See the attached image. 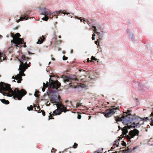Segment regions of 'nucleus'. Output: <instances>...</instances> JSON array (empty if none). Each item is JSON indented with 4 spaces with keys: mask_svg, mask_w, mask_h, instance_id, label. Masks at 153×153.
<instances>
[{
    "mask_svg": "<svg viewBox=\"0 0 153 153\" xmlns=\"http://www.w3.org/2000/svg\"><path fill=\"white\" fill-rule=\"evenodd\" d=\"M0 93L4 96L10 97L13 96V97L15 100H16V98H17L18 100H20L27 92L24 89H22L19 91L17 88H15L13 91L10 88V85L1 82L0 83Z\"/></svg>",
    "mask_w": 153,
    "mask_h": 153,
    "instance_id": "f257e3e1",
    "label": "nucleus"
},
{
    "mask_svg": "<svg viewBox=\"0 0 153 153\" xmlns=\"http://www.w3.org/2000/svg\"><path fill=\"white\" fill-rule=\"evenodd\" d=\"M132 111L130 108L128 109L126 111L124 112V113L127 114H124L121 117L119 116L114 117L115 120L117 122L121 121L125 125L131 123H134L135 122L138 120L140 118L138 116H136L135 114H131Z\"/></svg>",
    "mask_w": 153,
    "mask_h": 153,
    "instance_id": "f03ea898",
    "label": "nucleus"
},
{
    "mask_svg": "<svg viewBox=\"0 0 153 153\" xmlns=\"http://www.w3.org/2000/svg\"><path fill=\"white\" fill-rule=\"evenodd\" d=\"M129 124H128L126 125L127 126H125L124 128L122 129V134L121 136H123V137H124V135H125V137L126 138L128 141L129 142L130 141L131 139L133 138L135 136H138L139 134V131L138 130L136 129H134L133 130L130 131L128 133V135L126 134L128 133V128H131L135 127V126H132L131 125H129Z\"/></svg>",
    "mask_w": 153,
    "mask_h": 153,
    "instance_id": "7ed1b4c3",
    "label": "nucleus"
},
{
    "mask_svg": "<svg viewBox=\"0 0 153 153\" xmlns=\"http://www.w3.org/2000/svg\"><path fill=\"white\" fill-rule=\"evenodd\" d=\"M43 87L42 88V91L43 92L45 91L46 88L48 87L49 85L50 88H52L53 89L55 88L56 90L59 88L61 85V84L57 80L55 81L49 79V82H47L46 84L43 83Z\"/></svg>",
    "mask_w": 153,
    "mask_h": 153,
    "instance_id": "20e7f679",
    "label": "nucleus"
},
{
    "mask_svg": "<svg viewBox=\"0 0 153 153\" xmlns=\"http://www.w3.org/2000/svg\"><path fill=\"white\" fill-rule=\"evenodd\" d=\"M30 59V58L26 57L25 55H22L21 59L19 60L20 65L19 66V69L23 71H25L28 67H30V65L27 64V61Z\"/></svg>",
    "mask_w": 153,
    "mask_h": 153,
    "instance_id": "39448f33",
    "label": "nucleus"
},
{
    "mask_svg": "<svg viewBox=\"0 0 153 153\" xmlns=\"http://www.w3.org/2000/svg\"><path fill=\"white\" fill-rule=\"evenodd\" d=\"M57 108L56 110L54 111L53 114H51V113H49L50 116L53 117L54 115H59L62 112L65 113L68 110H67V106H65L62 104L58 103L56 104Z\"/></svg>",
    "mask_w": 153,
    "mask_h": 153,
    "instance_id": "423d86ee",
    "label": "nucleus"
},
{
    "mask_svg": "<svg viewBox=\"0 0 153 153\" xmlns=\"http://www.w3.org/2000/svg\"><path fill=\"white\" fill-rule=\"evenodd\" d=\"M113 108H109L107 109L103 113L104 116L106 117H109L111 116L114 113L120 112L119 107H115V106H112Z\"/></svg>",
    "mask_w": 153,
    "mask_h": 153,
    "instance_id": "0eeeda50",
    "label": "nucleus"
},
{
    "mask_svg": "<svg viewBox=\"0 0 153 153\" xmlns=\"http://www.w3.org/2000/svg\"><path fill=\"white\" fill-rule=\"evenodd\" d=\"M21 36L19 33H17L14 35L13 39L11 41L12 43H14L15 46L17 47H19L21 46L20 44L23 43L24 40L19 37Z\"/></svg>",
    "mask_w": 153,
    "mask_h": 153,
    "instance_id": "6e6552de",
    "label": "nucleus"
},
{
    "mask_svg": "<svg viewBox=\"0 0 153 153\" xmlns=\"http://www.w3.org/2000/svg\"><path fill=\"white\" fill-rule=\"evenodd\" d=\"M61 77L63 79V80L64 82H70L69 84L70 85V86L74 87V88H76L75 85H73L72 84L73 83H75L76 85L77 84L76 82H75L77 80L76 79H74L70 77H68L64 75H62Z\"/></svg>",
    "mask_w": 153,
    "mask_h": 153,
    "instance_id": "1a4fd4ad",
    "label": "nucleus"
},
{
    "mask_svg": "<svg viewBox=\"0 0 153 153\" xmlns=\"http://www.w3.org/2000/svg\"><path fill=\"white\" fill-rule=\"evenodd\" d=\"M64 11L62 12V11L61 10H59V11H56V13H51V14L50 15L51 16H49V17L51 19H53V18L54 16H55V18L56 19H57L58 18L57 15H56L57 14H60L61 13H62L64 14H66L68 15V14H70V13H67L65 12H64Z\"/></svg>",
    "mask_w": 153,
    "mask_h": 153,
    "instance_id": "9d476101",
    "label": "nucleus"
},
{
    "mask_svg": "<svg viewBox=\"0 0 153 153\" xmlns=\"http://www.w3.org/2000/svg\"><path fill=\"white\" fill-rule=\"evenodd\" d=\"M30 12L29 11L26 12V13H25L24 14L21 15L22 17H20V19L17 21L18 23L19 21H22L24 19L27 20L28 19V16L30 14Z\"/></svg>",
    "mask_w": 153,
    "mask_h": 153,
    "instance_id": "9b49d317",
    "label": "nucleus"
},
{
    "mask_svg": "<svg viewBox=\"0 0 153 153\" xmlns=\"http://www.w3.org/2000/svg\"><path fill=\"white\" fill-rule=\"evenodd\" d=\"M22 75L20 73L18 74L15 76H13L12 78L14 79L17 80V82L18 83H20L21 81L22 80Z\"/></svg>",
    "mask_w": 153,
    "mask_h": 153,
    "instance_id": "f8f14e48",
    "label": "nucleus"
},
{
    "mask_svg": "<svg viewBox=\"0 0 153 153\" xmlns=\"http://www.w3.org/2000/svg\"><path fill=\"white\" fill-rule=\"evenodd\" d=\"M45 39V38L44 36L43 35L38 40V41L36 43L37 44H41L44 41Z\"/></svg>",
    "mask_w": 153,
    "mask_h": 153,
    "instance_id": "ddd939ff",
    "label": "nucleus"
},
{
    "mask_svg": "<svg viewBox=\"0 0 153 153\" xmlns=\"http://www.w3.org/2000/svg\"><path fill=\"white\" fill-rule=\"evenodd\" d=\"M6 56L4 53H0V58L1 60V62L2 61V60L6 59Z\"/></svg>",
    "mask_w": 153,
    "mask_h": 153,
    "instance_id": "4468645a",
    "label": "nucleus"
},
{
    "mask_svg": "<svg viewBox=\"0 0 153 153\" xmlns=\"http://www.w3.org/2000/svg\"><path fill=\"white\" fill-rule=\"evenodd\" d=\"M51 13L49 11H45L44 12H43L42 14L43 15H44L45 16H47V15L48 16H51L50 15L51 14Z\"/></svg>",
    "mask_w": 153,
    "mask_h": 153,
    "instance_id": "2eb2a0df",
    "label": "nucleus"
},
{
    "mask_svg": "<svg viewBox=\"0 0 153 153\" xmlns=\"http://www.w3.org/2000/svg\"><path fill=\"white\" fill-rule=\"evenodd\" d=\"M37 108L39 109V110L37 111V112L38 113H40L41 112H42V114L43 116H44L45 115V113L44 110H41L39 106L38 107H37Z\"/></svg>",
    "mask_w": 153,
    "mask_h": 153,
    "instance_id": "dca6fc26",
    "label": "nucleus"
},
{
    "mask_svg": "<svg viewBox=\"0 0 153 153\" xmlns=\"http://www.w3.org/2000/svg\"><path fill=\"white\" fill-rule=\"evenodd\" d=\"M0 101L3 103L5 104H8L9 103V102L8 100H6L4 99H0Z\"/></svg>",
    "mask_w": 153,
    "mask_h": 153,
    "instance_id": "f3484780",
    "label": "nucleus"
},
{
    "mask_svg": "<svg viewBox=\"0 0 153 153\" xmlns=\"http://www.w3.org/2000/svg\"><path fill=\"white\" fill-rule=\"evenodd\" d=\"M119 140H116L114 142V143L113 144L114 146H116L118 147L119 146L118 145L119 144Z\"/></svg>",
    "mask_w": 153,
    "mask_h": 153,
    "instance_id": "a211bd4d",
    "label": "nucleus"
},
{
    "mask_svg": "<svg viewBox=\"0 0 153 153\" xmlns=\"http://www.w3.org/2000/svg\"><path fill=\"white\" fill-rule=\"evenodd\" d=\"M93 27L94 28L93 30L94 31V32L95 33H97L98 35H99L100 34V33L97 32V29L96 27L94 26H93Z\"/></svg>",
    "mask_w": 153,
    "mask_h": 153,
    "instance_id": "6ab92c4d",
    "label": "nucleus"
},
{
    "mask_svg": "<svg viewBox=\"0 0 153 153\" xmlns=\"http://www.w3.org/2000/svg\"><path fill=\"white\" fill-rule=\"evenodd\" d=\"M39 93V91H36L35 92L34 96L36 97H39V96L38 94Z\"/></svg>",
    "mask_w": 153,
    "mask_h": 153,
    "instance_id": "aec40b11",
    "label": "nucleus"
},
{
    "mask_svg": "<svg viewBox=\"0 0 153 153\" xmlns=\"http://www.w3.org/2000/svg\"><path fill=\"white\" fill-rule=\"evenodd\" d=\"M27 108L28 111H30L33 110V107L32 105H30V107H27Z\"/></svg>",
    "mask_w": 153,
    "mask_h": 153,
    "instance_id": "412c9836",
    "label": "nucleus"
},
{
    "mask_svg": "<svg viewBox=\"0 0 153 153\" xmlns=\"http://www.w3.org/2000/svg\"><path fill=\"white\" fill-rule=\"evenodd\" d=\"M45 17L42 18V19L44 21H47L48 19V17L47 16H45Z\"/></svg>",
    "mask_w": 153,
    "mask_h": 153,
    "instance_id": "4be33fe9",
    "label": "nucleus"
},
{
    "mask_svg": "<svg viewBox=\"0 0 153 153\" xmlns=\"http://www.w3.org/2000/svg\"><path fill=\"white\" fill-rule=\"evenodd\" d=\"M82 103H79V102H77L76 104V106L75 107L76 108H77V107H79L80 106H82Z\"/></svg>",
    "mask_w": 153,
    "mask_h": 153,
    "instance_id": "5701e85b",
    "label": "nucleus"
},
{
    "mask_svg": "<svg viewBox=\"0 0 153 153\" xmlns=\"http://www.w3.org/2000/svg\"><path fill=\"white\" fill-rule=\"evenodd\" d=\"M18 70L20 71L19 73L22 74V76L25 75V74L24 73V72L25 71H23L19 70V69H18Z\"/></svg>",
    "mask_w": 153,
    "mask_h": 153,
    "instance_id": "b1692460",
    "label": "nucleus"
},
{
    "mask_svg": "<svg viewBox=\"0 0 153 153\" xmlns=\"http://www.w3.org/2000/svg\"><path fill=\"white\" fill-rule=\"evenodd\" d=\"M91 59V62H93L94 60L97 61V59L95 58V57L93 56H92Z\"/></svg>",
    "mask_w": 153,
    "mask_h": 153,
    "instance_id": "393cba45",
    "label": "nucleus"
},
{
    "mask_svg": "<svg viewBox=\"0 0 153 153\" xmlns=\"http://www.w3.org/2000/svg\"><path fill=\"white\" fill-rule=\"evenodd\" d=\"M78 144L76 143H74V145L73 146V147L75 149L77 148Z\"/></svg>",
    "mask_w": 153,
    "mask_h": 153,
    "instance_id": "a878e982",
    "label": "nucleus"
},
{
    "mask_svg": "<svg viewBox=\"0 0 153 153\" xmlns=\"http://www.w3.org/2000/svg\"><path fill=\"white\" fill-rule=\"evenodd\" d=\"M51 101L52 102V103H54L55 102H56V100L55 99H53V98H52L51 100Z\"/></svg>",
    "mask_w": 153,
    "mask_h": 153,
    "instance_id": "bb28decb",
    "label": "nucleus"
},
{
    "mask_svg": "<svg viewBox=\"0 0 153 153\" xmlns=\"http://www.w3.org/2000/svg\"><path fill=\"white\" fill-rule=\"evenodd\" d=\"M77 118L80 119L81 118V116L80 114H78L77 115Z\"/></svg>",
    "mask_w": 153,
    "mask_h": 153,
    "instance_id": "cd10ccee",
    "label": "nucleus"
},
{
    "mask_svg": "<svg viewBox=\"0 0 153 153\" xmlns=\"http://www.w3.org/2000/svg\"><path fill=\"white\" fill-rule=\"evenodd\" d=\"M68 57L65 56H64L63 57V59L64 60H66L68 59Z\"/></svg>",
    "mask_w": 153,
    "mask_h": 153,
    "instance_id": "c85d7f7f",
    "label": "nucleus"
},
{
    "mask_svg": "<svg viewBox=\"0 0 153 153\" xmlns=\"http://www.w3.org/2000/svg\"><path fill=\"white\" fill-rule=\"evenodd\" d=\"M150 125H151V126H153V120H152V119L151 121Z\"/></svg>",
    "mask_w": 153,
    "mask_h": 153,
    "instance_id": "c756f323",
    "label": "nucleus"
},
{
    "mask_svg": "<svg viewBox=\"0 0 153 153\" xmlns=\"http://www.w3.org/2000/svg\"><path fill=\"white\" fill-rule=\"evenodd\" d=\"M122 144L123 146H126V143H125L124 141H123L122 143Z\"/></svg>",
    "mask_w": 153,
    "mask_h": 153,
    "instance_id": "7c9ffc66",
    "label": "nucleus"
},
{
    "mask_svg": "<svg viewBox=\"0 0 153 153\" xmlns=\"http://www.w3.org/2000/svg\"><path fill=\"white\" fill-rule=\"evenodd\" d=\"M75 17L77 19H80V20L81 22H82L83 19H81V18H82L81 17H80L79 19H78L77 17Z\"/></svg>",
    "mask_w": 153,
    "mask_h": 153,
    "instance_id": "2f4dec72",
    "label": "nucleus"
},
{
    "mask_svg": "<svg viewBox=\"0 0 153 153\" xmlns=\"http://www.w3.org/2000/svg\"><path fill=\"white\" fill-rule=\"evenodd\" d=\"M148 117H146V118L145 117L144 118H143L142 119H143V120H148Z\"/></svg>",
    "mask_w": 153,
    "mask_h": 153,
    "instance_id": "473e14b6",
    "label": "nucleus"
},
{
    "mask_svg": "<svg viewBox=\"0 0 153 153\" xmlns=\"http://www.w3.org/2000/svg\"><path fill=\"white\" fill-rule=\"evenodd\" d=\"M11 36L13 38V37L14 36V33H11Z\"/></svg>",
    "mask_w": 153,
    "mask_h": 153,
    "instance_id": "72a5a7b5",
    "label": "nucleus"
},
{
    "mask_svg": "<svg viewBox=\"0 0 153 153\" xmlns=\"http://www.w3.org/2000/svg\"><path fill=\"white\" fill-rule=\"evenodd\" d=\"M19 27V25L17 26H16V27L15 28H14V30H17V29H18V28Z\"/></svg>",
    "mask_w": 153,
    "mask_h": 153,
    "instance_id": "f704fd0d",
    "label": "nucleus"
},
{
    "mask_svg": "<svg viewBox=\"0 0 153 153\" xmlns=\"http://www.w3.org/2000/svg\"><path fill=\"white\" fill-rule=\"evenodd\" d=\"M115 147V146H114L113 145V146L111 148V150L114 149Z\"/></svg>",
    "mask_w": 153,
    "mask_h": 153,
    "instance_id": "c9c22d12",
    "label": "nucleus"
},
{
    "mask_svg": "<svg viewBox=\"0 0 153 153\" xmlns=\"http://www.w3.org/2000/svg\"><path fill=\"white\" fill-rule=\"evenodd\" d=\"M91 60H90L89 59V58H88L87 59V62H91Z\"/></svg>",
    "mask_w": 153,
    "mask_h": 153,
    "instance_id": "e433bc0d",
    "label": "nucleus"
},
{
    "mask_svg": "<svg viewBox=\"0 0 153 153\" xmlns=\"http://www.w3.org/2000/svg\"><path fill=\"white\" fill-rule=\"evenodd\" d=\"M79 71L80 72H81V71H85V70H82V69H81V70H79Z\"/></svg>",
    "mask_w": 153,
    "mask_h": 153,
    "instance_id": "4c0bfd02",
    "label": "nucleus"
},
{
    "mask_svg": "<svg viewBox=\"0 0 153 153\" xmlns=\"http://www.w3.org/2000/svg\"><path fill=\"white\" fill-rule=\"evenodd\" d=\"M95 36V34L94 33H93V34L92 35V37H94Z\"/></svg>",
    "mask_w": 153,
    "mask_h": 153,
    "instance_id": "58836bf2",
    "label": "nucleus"
},
{
    "mask_svg": "<svg viewBox=\"0 0 153 153\" xmlns=\"http://www.w3.org/2000/svg\"><path fill=\"white\" fill-rule=\"evenodd\" d=\"M23 44H24V47H26V46L25 45V43H23Z\"/></svg>",
    "mask_w": 153,
    "mask_h": 153,
    "instance_id": "ea45409f",
    "label": "nucleus"
},
{
    "mask_svg": "<svg viewBox=\"0 0 153 153\" xmlns=\"http://www.w3.org/2000/svg\"><path fill=\"white\" fill-rule=\"evenodd\" d=\"M92 39L93 40H94V37H92Z\"/></svg>",
    "mask_w": 153,
    "mask_h": 153,
    "instance_id": "a19ab883",
    "label": "nucleus"
},
{
    "mask_svg": "<svg viewBox=\"0 0 153 153\" xmlns=\"http://www.w3.org/2000/svg\"><path fill=\"white\" fill-rule=\"evenodd\" d=\"M95 43L96 44V45H97L98 44H97V43H98V42L97 41H95Z\"/></svg>",
    "mask_w": 153,
    "mask_h": 153,
    "instance_id": "79ce46f5",
    "label": "nucleus"
},
{
    "mask_svg": "<svg viewBox=\"0 0 153 153\" xmlns=\"http://www.w3.org/2000/svg\"><path fill=\"white\" fill-rule=\"evenodd\" d=\"M73 52V50H71V53H72Z\"/></svg>",
    "mask_w": 153,
    "mask_h": 153,
    "instance_id": "37998d69",
    "label": "nucleus"
},
{
    "mask_svg": "<svg viewBox=\"0 0 153 153\" xmlns=\"http://www.w3.org/2000/svg\"><path fill=\"white\" fill-rule=\"evenodd\" d=\"M68 102V100H66V101H65V102L66 103H67V102Z\"/></svg>",
    "mask_w": 153,
    "mask_h": 153,
    "instance_id": "c03bdc74",
    "label": "nucleus"
},
{
    "mask_svg": "<svg viewBox=\"0 0 153 153\" xmlns=\"http://www.w3.org/2000/svg\"><path fill=\"white\" fill-rule=\"evenodd\" d=\"M28 53H29V54H32V53H30L29 52H28Z\"/></svg>",
    "mask_w": 153,
    "mask_h": 153,
    "instance_id": "a18cd8bd",
    "label": "nucleus"
},
{
    "mask_svg": "<svg viewBox=\"0 0 153 153\" xmlns=\"http://www.w3.org/2000/svg\"><path fill=\"white\" fill-rule=\"evenodd\" d=\"M119 129H122L123 128H120V126H119Z\"/></svg>",
    "mask_w": 153,
    "mask_h": 153,
    "instance_id": "49530a36",
    "label": "nucleus"
},
{
    "mask_svg": "<svg viewBox=\"0 0 153 153\" xmlns=\"http://www.w3.org/2000/svg\"><path fill=\"white\" fill-rule=\"evenodd\" d=\"M50 119H54V118L53 117H51V118H50Z\"/></svg>",
    "mask_w": 153,
    "mask_h": 153,
    "instance_id": "de8ad7c7",
    "label": "nucleus"
},
{
    "mask_svg": "<svg viewBox=\"0 0 153 153\" xmlns=\"http://www.w3.org/2000/svg\"><path fill=\"white\" fill-rule=\"evenodd\" d=\"M151 115L152 116H153V112H152V113H151Z\"/></svg>",
    "mask_w": 153,
    "mask_h": 153,
    "instance_id": "09e8293b",
    "label": "nucleus"
},
{
    "mask_svg": "<svg viewBox=\"0 0 153 153\" xmlns=\"http://www.w3.org/2000/svg\"><path fill=\"white\" fill-rule=\"evenodd\" d=\"M52 59L53 60H55V59L54 58H52Z\"/></svg>",
    "mask_w": 153,
    "mask_h": 153,
    "instance_id": "8fccbe9b",
    "label": "nucleus"
},
{
    "mask_svg": "<svg viewBox=\"0 0 153 153\" xmlns=\"http://www.w3.org/2000/svg\"><path fill=\"white\" fill-rule=\"evenodd\" d=\"M34 111H38V110H37H37H36V108H35L34 109Z\"/></svg>",
    "mask_w": 153,
    "mask_h": 153,
    "instance_id": "3c124183",
    "label": "nucleus"
},
{
    "mask_svg": "<svg viewBox=\"0 0 153 153\" xmlns=\"http://www.w3.org/2000/svg\"><path fill=\"white\" fill-rule=\"evenodd\" d=\"M91 116H89V119H90L91 118Z\"/></svg>",
    "mask_w": 153,
    "mask_h": 153,
    "instance_id": "603ef678",
    "label": "nucleus"
},
{
    "mask_svg": "<svg viewBox=\"0 0 153 153\" xmlns=\"http://www.w3.org/2000/svg\"><path fill=\"white\" fill-rule=\"evenodd\" d=\"M59 38H61V36H59Z\"/></svg>",
    "mask_w": 153,
    "mask_h": 153,
    "instance_id": "864d4df0",
    "label": "nucleus"
},
{
    "mask_svg": "<svg viewBox=\"0 0 153 153\" xmlns=\"http://www.w3.org/2000/svg\"><path fill=\"white\" fill-rule=\"evenodd\" d=\"M83 21V22H85L86 21L85 20H84Z\"/></svg>",
    "mask_w": 153,
    "mask_h": 153,
    "instance_id": "5fc2aeb1",
    "label": "nucleus"
},
{
    "mask_svg": "<svg viewBox=\"0 0 153 153\" xmlns=\"http://www.w3.org/2000/svg\"><path fill=\"white\" fill-rule=\"evenodd\" d=\"M13 45V44H12V45H11L12 46H11V47H12V45Z\"/></svg>",
    "mask_w": 153,
    "mask_h": 153,
    "instance_id": "6e6d98bb",
    "label": "nucleus"
},
{
    "mask_svg": "<svg viewBox=\"0 0 153 153\" xmlns=\"http://www.w3.org/2000/svg\"><path fill=\"white\" fill-rule=\"evenodd\" d=\"M13 82H15L16 81L15 80H13Z\"/></svg>",
    "mask_w": 153,
    "mask_h": 153,
    "instance_id": "4d7b16f0",
    "label": "nucleus"
},
{
    "mask_svg": "<svg viewBox=\"0 0 153 153\" xmlns=\"http://www.w3.org/2000/svg\"><path fill=\"white\" fill-rule=\"evenodd\" d=\"M36 105H34V107H36Z\"/></svg>",
    "mask_w": 153,
    "mask_h": 153,
    "instance_id": "13d9d810",
    "label": "nucleus"
},
{
    "mask_svg": "<svg viewBox=\"0 0 153 153\" xmlns=\"http://www.w3.org/2000/svg\"><path fill=\"white\" fill-rule=\"evenodd\" d=\"M52 150H54V149H52Z\"/></svg>",
    "mask_w": 153,
    "mask_h": 153,
    "instance_id": "bf43d9fd",
    "label": "nucleus"
},
{
    "mask_svg": "<svg viewBox=\"0 0 153 153\" xmlns=\"http://www.w3.org/2000/svg\"><path fill=\"white\" fill-rule=\"evenodd\" d=\"M30 62H29V64H30Z\"/></svg>",
    "mask_w": 153,
    "mask_h": 153,
    "instance_id": "052dcab7",
    "label": "nucleus"
},
{
    "mask_svg": "<svg viewBox=\"0 0 153 153\" xmlns=\"http://www.w3.org/2000/svg\"><path fill=\"white\" fill-rule=\"evenodd\" d=\"M120 138H121V137H120V139H121Z\"/></svg>",
    "mask_w": 153,
    "mask_h": 153,
    "instance_id": "680f3d73",
    "label": "nucleus"
},
{
    "mask_svg": "<svg viewBox=\"0 0 153 153\" xmlns=\"http://www.w3.org/2000/svg\"><path fill=\"white\" fill-rule=\"evenodd\" d=\"M0 36H1V35H0Z\"/></svg>",
    "mask_w": 153,
    "mask_h": 153,
    "instance_id": "e2e57ef3",
    "label": "nucleus"
}]
</instances>
